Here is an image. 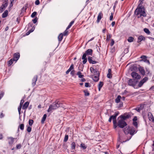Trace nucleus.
<instances>
[{
	"instance_id": "f257e3e1",
	"label": "nucleus",
	"mask_w": 154,
	"mask_h": 154,
	"mask_svg": "<svg viewBox=\"0 0 154 154\" xmlns=\"http://www.w3.org/2000/svg\"><path fill=\"white\" fill-rule=\"evenodd\" d=\"M138 8L136 9L135 11V14L136 15L138 16V17L139 18L143 16L145 17L146 16V14L145 12L144 8L142 6H140Z\"/></svg>"
},
{
	"instance_id": "f03ea898",
	"label": "nucleus",
	"mask_w": 154,
	"mask_h": 154,
	"mask_svg": "<svg viewBox=\"0 0 154 154\" xmlns=\"http://www.w3.org/2000/svg\"><path fill=\"white\" fill-rule=\"evenodd\" d=\"M92 53L93 50L91 49H88L85 52L82 57V59L83 60V64H85L87 61V58H86L87 55H92Z\"/></svg>"
},
{
	"instance_id": "7ed1b4c3",
	"label": "nucleus",
	"mask_w": 154,
	"mask_h": 154,
	"mask_svg": "<svg viewBox=\"0 0 154 154\" xmlns=\"http://www.w3.org/2000/svg\"><path fill=\"white\" fill-rule=\"evenodd\" d=\"M60 103H59L58 101H56L50 106L48 110V112H49L52 110H55L57 109L60 106Z\"/></svg>"
},
{
	"instance_id": "20e7f679",
	"label": "nucleus",
	"mask_w": 154,
	"mask_h": 154,
	"mask_svg": "<svg viewBox=\"0 0 154 154\" xmlns=\"http://www.w3.org/2000/svg\"><path fill=\"white\" fill-rule=\"evenodd\" d=\"M124 131L126 134L129 133L131 136L133 135L137 132L134 128L129 127L127 128H125Z\"/></svg>"
},
{
	"instance_id": "39448f33",
	"label": "nucleus",
	"mask_w": 154,
	"mask_h": 154,
	"mask_svg": "<svg viewBox=\"0 0 154 154\" xmlns=\"http://www.w3.org/2000/svg\"><path fill=\"white\" fill-rule=\"evenodd\" d=\"M127 124L124 120L122 119L119 120L117 123V125L120 128H123L126 126Z\"/></svg>"
},
{
	"instance_id": "423d86ee",
	"label": "nucleus",
	"mask_w": 154,
	"mask_h": 154,
	"mask_svg": "<svg viewBox=\"0 0 154 154\" xmlns=\"http://www.w3.org/2000/svg\"><path fill=\"white\" fill-rule=\"evenodd\" d=\"M8 4V1H5L3 3L2 5L0 7V13H2L3 10H4L7 6Z\"/></svg>"
},
{
	"instance_id": "0eeeda50",
	"label": "nucleus",
	"mask_w": 154,
	"mask_h": 154,
	"mask_svg": "<svg viewBox=\"0 0 154 154\" xmlns=\"http://www.w3.org/2000/svg\"><path fill=\"white\" fill-rule=\"evenodd\" d=\"M131 75L133 79H139L141 78V76L140 75L135 72H132L131 73Z\"/></svg>"
},
{
	"instance_id": "6e6552de",
	"label": "nucleus",
	"mask_w": 154,
	"mask_h": 154,
	"mask_svg": "<svg viewBox=\"0 0 154 154\" xmlns=\"http://www.w3.org/2000/svg\"><path fill=\"white\" fill-rule=\"evenodd\" d=\"M128 83L130 86L134 87L136 85V82L134 80L130 79L128 82Z\"/></svg>"
},
{
	"instance_id": "1a4fd4ad",
	"label": "nucleus",
	"mask_w": 154,
	"mask_h": 154,
	"mask_svg": "<svg viewBox=\"0 0 154 154\" xmlns=\"http://www.w3.org/2000/svg\"><path fill=\"white\" fill-rule=\"evenodd\" d=\"M90 70L91 72L94 75L99 74V72L97 69H94L93 67H91L90 68Z\"/></svg>"
},
{
	"instance_id": "9d476101",
	"label": "nucleus",
	"mask_w": 154,
	"mask_h": 154,
	"mask_svg": "<svg viewBox=\"0 0 154 154\" xmlns=\"http://www.w3.org/2000/svg\"><path fill=\"white\" fill-rule=\"evenodd\" d=\"M139 71L143 75H144L145 74V71L143 67L140 66L138 68Z\"/></svg>"
},
{
	"instance_id": "9b49d317",
	"label": "nucleus",
	"mask_w": 154,
	"mask_h": 154,
	"mask_svg": "<svg viewBox=\"0 0 154 154\" xmlns=\"http://www.w3.org/2000/svg\"><path fill=\"white\" fill-rule=\"evenodd\" d=\"M20 57V54L18 53H16L14 54L13 58H14L15 61L16 62L19 59Z\"/></svg>"
},
{
	"instance_id": "f8f14e48",
	"label": "nucleus",
	"mask_w": 154,
	"mask_h": 154,
	"mask_svg": "<svg viewBox=\"0 0 154 154\" xmlns=\"http://www.w3.org/2000/svg\"><path fill=\"white\" fill-rule=\"evenodd\" d=\"M148 118L149 121L153 122V119L154 117L152 114L150 112H149L148 113Z\"/></svg>"
},
{
	"instance_id": "ddd939ff",
	"label": "nucleus",
	"mask_w": 154,
	"mask_h": 154,
	"mask_svg": "<svg viewBox=\"0 0 154 154\" xmlns=\"http://www.w3.org/2000/svg\"><path fill=\"white\" fill-rule=\"evenodd\" d=\"M92 57H89L88 58V60L90 63L93 64H95L97 63V62L94 60H93L92 59Z\"/></svg>"
},
{
	"instance_id": "4468645a",
	"label": "nucleus",
	"mask_w": 154,
	"mask_h": 154,
	"mask_svg": "<svg viewBox=\"0 0 154 154\" xmlns=\"http://www.w3.org/2000/svg\"><path fill=\"white\" fill-rule=\"evenodd\" d=\"M118 114V113H116L114 115H112L110 116L111 118L113 119V122H116V117Z\"/></svg>"
},
{
	"instance_id": "2eb2a0df",
	"label": "nucleus",
	"mask_w": 154,
	"mask_h": 154,
	"mask_svg": "<svg viewBox=\"0 0 154 154\" xmlns=\"http://www.w3.org/2000/svg\"><path fill=\"white\" fill-rule=\"evenodd\" d=\"M108 73L107 74V76L108 78L111 79L112 78V74L111 73V69H108Z\"/></svg>"
},
{
	"instance_id": "dca6fc26",
	"label": "nucleus",
	"mask_w": 154,
	"mask_h": 154,
	"mask_svg": "<svg viewBox=\"0 0 154 154\" xmlns=\"http://www.w3.org/2000/svg\"><path fill=\"white\" fill-rule=\"evenodd\" d=\"M130 117V116L129 115H124L123 116H120V118L123 119L125 120L129 118Z\"/></svg>"
},
{
	"instance_id": "f3484780",
	"label": "nucleus",
	"mask_w": 154,
	"mask_h": 154,
	"mask_svg": "<svg viewBox=\"0 0 154 154\" xmlns=\"http://www.w3.org/2000/svg\"><path fill=\"white\" fill-rule=\"evenodd\" d=\"M145 38L142 35L140 36L138 38L137 42H140L142 40H144Z\"/></svg>"
},
{
	"instance_id": "a211bd4d",
	"label": "nucleus",
	"mask_w": 154,
	"mask_h": 154,
	"mask_svg": "<svg viewBox=\"0 0 154 154\" xmlns=\"http://www.w3.org/2000/svg\"><path fill=\"white\" fill-rule=\"evenodd\" d=\"M103 16V14L101 12H100L97 17V22H99L100 20L101 19L102 17Z\"/></svg>"
},
{
	"instance_id": "6ab92c4d",
	"label": "nucleus",
	"mask_w": 154,
	"mask_h": 154,
	"mask_svg": "<svg viewBox=\"0 0 154 154\" xmlns=\"http://www.w3.org/2000/svg\"><path fill=\"white\" fill-rule=\"evenodd\" d=\"M14 138L12 137L8 138V143L10 144H12L14 142Z\"/></svg>"
},
{
	"instance_id": "aec40b11",
	"label": "nucleus",
	"mask_w": 154,
	"mask_h": 154,
	"mask_svg": "<svg viewBox=\"0 0 154 154\" xmlns=\"http://www.w3.org/2000/svg\"><path fill=\"white\" fill-rule=\"evenodd\" d=\"M29 104V103L28 102H26L25 103L23 106L22 109H26L28 107Z\"/></svg>"
},
{
	"instance_id": "412c9836",
	"label": "nucleus",
	"mask_w": 154,
	"mask_h": 154,
	"mask_svg": "<svg viewBox=\"0 0 154 154\" xmlns=\"http://www.w3.org/2000/svg\"><path fill=\"white\" fill-rule=\"evenodd\" d=\"M37 76L36 75L32 79L33 83H32V85L33 86H34L35 84V82L37 80Z\"/></svg>"
},
{
	"instance_id": "4be33fe9",
	"label": "nucleus",
	"mask_w": 154,
	"mask_h": 154,
	"mask_svg": "<svg viewBox=\"0 0 154 154\" xmlns=\"http://www.w3.org/2000/svg\"><path fill=\"white\" fill-rule=\"evenodd\" d=\"M8 15V11L7 10H5V11L4 12V13L2 14V18H5Z\"/></svg>"
},
{
	"instance_id": "5701e85b",
	"label": "nucleus",
	"mask_w": 154,
	"mask_h": 154,
	"mask_svg": "<svg viewBox=\"0 0 154 154\" xmlns=\"http://www.w3.org/2000/svg\"><path fill=\"white\" fill-rule=\"evenodd\" d=\"M103 82H100L99 83L98 85L99 91H100V90L101 88L103 86Z\"/></svg>"
},
{
	"instance_id": "b1692460",
	"label": "nucleus",
	"mask_w": 154,
	"mask_h": 154,
	"mask_svg": "<svg viewBox=\"0 0 154 154\" xmlns=\"http://www.w3.org/2000/svg\"><path fill=\"white\" fill-rule=\"evenodd\" d=\"M99 75H97L95 76L93 78V80L96 82L99 79Z\"/></svg>"
},
{
	"instance_id": "393cba45",
	"label": "nucleus",
	"mask_w": 154,
	"mask_h": 154,
	"mask_svg": "<svg viewBox=\"0 0 154 154\" xmlns=\"http://www.w3.org/2000/svg\"><path fill=\"white\" fill-rule=\"evenodd\" d=\"M121 98V97L120 95H119L116 98L115 100V101L116 103H119L120 100Z\"/></svg>"
},
{
	"instance_id": "a878e982",
	"label": "nucleus",
	"mask_w": 154,
	"mask_h": 154,
	"mask_svg": "<svg viewBox=\"0 0 154 154\" xmlns=\"http://www.w3.org/2000/svg\"><path fill=\"white\" fill-rule=\"evenodd\" d=\"M77 75H78L79 77V78H82L84 77V75H82V73L80 71L77 72Z\"/></svg>"
},
{
	"instance_id": "bb28decb",
	"label": "nucleus",
	"mask_w": 154,
	"mask_h": 154,
	"mask_svg": "<svg viewBox=\"0 0 154 154\" xmlns=\"http://www.w3.org/2000/svg\"><path fill=\"white\" fill-rule=\"evenodd\" d=\"M47 117V115L46 114L44 115L41 121V123L42 124L44 123V121H45Z\"/></svg>"
},
{
	"instance_id": "cd10ccee",
	"label": "nucleus",
	"mask_w": 154,
	"mask_h": 154,
	"mask_svg": "<svg viewBox=\"0 0 154 154\" xmlns=\"http://www.w3.org/2000/svg\"><path fill=\"white\" fill-rule=\"evenodd\" d=\"M63 37V35L62 33H61L59 35L58 37V39L59 41H61L62 40Z\"/></svg>"
},
{
	"instance_id": "c85d7f7f",
	"label": "nucleus",
	"mask_w": 154,
	"mask_h": 154,
	"mask_svg": "<svg viewBox=\"0 0 154 154\" xmlns=\"http://www.w3.org/2000/svg\"><path fill=\"white\" fill-rule=\"evenodd\" d=\"M134 38L132 37H130L128 38V41L129 42H132L134 40Z\"/></svg>"
},
{
	"instance_id": "c756f323",
	"label": "nucleus",
	"mask_w": 154,
	"mask_h": 154,
	"mask_svg": "<svg viewBox=\"0 0 154 154\" xmlns=\"http://www.w3.org/2000/svg\"><path fill=\"white\" fill-rule=\"evenodd\" d=\"M75 144L74 142H72L71 144V147L72 149H74L75 148Z\"/></svg>"
},
{
	"instance_id": "7c9ffc66",
	"label": "nucleus",
	"mask_w": 154,
	"mask_h": 154,
	"mask_svg": "<svg viewBox=\"0 0 154 154\" xmlns=\"http://www.w3.org/2000/svg\"><path fill=\"white\" fill-rule=\"evenodd\" d=\"M13 61H15L14 58L11 59L8 62V65L9 66L11 65Z\"/></svg>"
},
{
	"instance_id": "2f4dec72",
	"label": "nucleus",
	"mask_w": 154,
	"mask_h": 154,
	"mask_svg": "<svg viewBox=\"0 0 154 154\" xmlns=\"http://www.w3.org/2000/svg\"><path fill=\"white\" fill-rule=\"evenodd\" d=\"M111 35L110 34H108L107 35V37H106V40L109 41V40L110 38H111Z\"/></svg>"
},
{
	"instance_id": "473e14b6",
	"label": "nucleus",
	"mask_w": 154,
	"mask_h": 154,
	"mask_svg": "<svg viewBox=\"0 0 154 154\" xmlns=\"http://www.w3.org/2000/svg\"><path fill=\"white\" fill-rule=\"evenodd\" d=\"M74 21H72L70 23H69V25H68V27L66 28V29H69L72 26V24L74 23Z\"/></svg>"
},
{
	"instance_id": "72a5a7b5",
	"label": "nucleus",
	"mask_w": 154,
	"mask_h": 154,
	"mask_svg": "<svg viewBox=\"0 0 154 154\" xmlns=\"http://www.w3.org/2000/svg\"><path fill=\"white\" fill-rule=\"evenodd\" d=\"M19 128L20 129L22 130H23L24 129V125L23 124H21L19 126Z\"/></svg>"
},
{
	"instance_id": "f704fd0d",
	"label": "nucleus",
	"mask_w": 154,
	"mask_h": 154,
	"mask_svg": "<svg viewBox=\"0 0 154 154\" xmlns=\"http://www.w3.org/2000/svg\"><path fill=\"white\" fill-rule=\"evenodd\" d=\"M144 32H146V33L147 34H149L150 33V32L149 31V30L147 29V28H144Z\"/></svg>"
},
{
	"instance_id": "c9c22d12",
	"label": "nucleus",
	"mask_w": 154,
	"mask_h": 154,
	"mask_svg": "<svg viewBox=\"0 0 154 154\" xmlns=\"http://www.w3.org/2000/svg\"><path fill=\"white\" fill-rule=\"evenodd\" d=\"M142 109V106H140V107L137 108L135 109H134L136 110L138 112H140L141 110Z\"/></svg>"
},
{
	"instance_id": "e433bc0d",
	"label": "nucleus",
	"mask_w": 154,
	"mask_h": 154,
	"mask_svg": "<svg viewBox=\"0 0 154 154\" xmlns=\"http://www.w3.org/2000/svg\"><path fill=\"white\" fill-rule=\"evenodd\" d=\"M68 135H66L65 136L64 138V141L65 142H66L67 141V140H68Z\"/></svg>"
},
{
	"instance_id": "4c0bfd02",
	"label": "nucleus",
	"mask_w": 154,
	"mask_h": 154,
	"mask_svg": "<svg viewBox=\"0 0 154 154\" xmlns=\"http://www.w3.org/2000/svg\"><path fill=\"white\" fill-rule=\"evenodd\" d=\"M148 79V78L147 77H145L142 80H141L144 83L146 81H147Z\"/></svg>"
},
{
	"instance_id": "58836bf2",
	"label": "nucleus",
	"mask_w": 154,
	"mask_h": 154,
	"mask_svg": "<svg viewBox=\"0 0 154 154\" xmlns=\"http://www.w3.org/2000/svg\"><path fill=\"white\" fill-rule=\"evenodd\" d=\"M37 14V12L35 11L33 12L31 15V17L32 18L34 17L36 14Z\"/></svg>"
},
{
	"instance_id": "ea45409f",
	"label": "nucleus",
	"mask_w": 154,
	"mask_h": 154,
	"mask_svg": "<svg viewBox=\"0 0 154 154\" xmlns=\"http://www.w3.org/2000/svg\"><path fill=\"white\" fill-rule=\"evenodd\" d=\"M144 83L142 82L141 81L140 82L138 85V86L139 87H141L143 85Z\"/></svg>"
},
{
	"instance_id": "a19ab883",
	"label": "nucleus",
	"mask_w": 154,
	"mask_h": 154,
	"mask_svg": "<svg viewBox=\"0 0 154 154\" xmlns=\"http://www.w3.org/2000/svg\"><path fill=\"white\" fill-rule=\"evenodd\" d=\"M33 122V120L30 119L29 120V123L30 125L32 126Z\"/></svg>"
},
{
	"instance_id": "79ce46f5",
	"label": "nucleus",
	"mask_w": 154,
	"mask_h": 154,
	"mask_svg": "<svg viewBox=\"0 0 154 154\" xmlns=\"http://www.w3.org/2000/svg\"><path fill=\"white\" fill-rule=\"evenodd\" d=\"M21 145L20 144H19L16 146V149H19L21 148Z\"/></svg>"
},
{
	"instance_id": "37998d69",
	"label": "nucleus",
	"mask_w": 154,
	"mask_h": 154,
	"mask_svg": "<svg viewBox=\"0 0 154 154\" xmlns=\"http://www.w3.org/2000/svg\"><path fill=\"white\" fill-rule=\"evenodd\" d=\"M81 146L83 149H85L86 148V146L84 144L82 143L81 144Z\"/></svg>"
},
{
	"instance_id": "c03bdc74",
	"label": "nucleus",
	"mask_w": 154,
	"mask_h": 154,
	"mask_svg": "<svg viewBox=\"0 0 154 154\" xmlns=\"http://www.w3.org/2000/svg\"><path fill=\"white\" fill-rule=\"evenodd\" d=\"M84 92L85 93V95L86 96H88L89 95V93L87 91H84Z\"/></svg>"
},
{
	"instance_id": "a18cd8bd",
	"label": "nucleus",
	"mask_w": 154,
	"mask_h": 154,
	"mask_svg": "<svg viewBox=\"0 0 154 154\" xmlns=\"http://www.w3.org/2000/svg\"><path fill=\"white\" fill-rule=\"evenodd\" d=\"M140 58L142 59L140 60V61H143L144 59H145L146 58V56L145 55H142L141 57Z\"/></svg>"
},
{
	"instance_id": "49530a36",
	"label": "nucleus",
	"mask_w": 154,
	"mask_h": 154,
	"mask_svg": "<svg viewBox=\"0 0 154 154\" xmlns=\"http://www.w3.org/2000/svg\"><path fill=\"white\" fill-rule=\"evenodd\" d=\"M37 20V17H35L34 19L32 20V21L34 23H36Z\"/></svg>"
},
{
	"instance_id": "de8ad7c7",
	"label": "nucleus",
	"mask_w": 154,
	"mask_h": 154,
	"mask_svg": "<svg viewBox=\"0 0 154 154\" xmlns=\"http://www.w3.org/2000/svg\"><path fill=\"white\" fill-rule=\"evenodd\" d=\"M31 130V128L30 127L28 126L27 127V131L28 132H30Z\"/></svg>"
},
{
	"instance_id": "09e8293b",
	"label": "nucleus",
	"mask_w": 154,
	"mask_h": 154,
	"mask_svg": "<svg viewBox=\"0 0 154 154\" xmlns=\"http://www.w3.org/2000/svg\"><path fill=\"white\" fill-rule=\"evenodd\" d=\"M113 13H111V15L110 16V18H109V20H112L113 19Z\"/></svg>"
},
{
	"instance_id": "8fccbe9b",
	"label": "nucleus",
	"mask_w": 154,
	"mask_h": 154,
	"mask_svg": "<svg viewBox=\"0 0 154 154\" xmlns=\"http://www.w3.org/2000/svg\"><path fill=\"white\" fill-rule=\"evenodd\" d=\"M22 106H20L18 108V111L19 113V114H20V110L21 109Z\"/></svg>"
},
{
	"instance_id": "3c124183",
	"label": "nucleus",
	"mask_w": 154,
	"mask_h": 154,
	"mask_svg": "<svg viewBox=\"0 0 154 154\" xmlns=\"http://www.w3.org/2000/svg\"><path fill=\"white\" fill-rule=\"evenodd\" d=\"M67 29H66V30L65 31L64 33H63V35H67L68 34V31L67 30Z\"/></svg>"
},
{
	"instance_id": "603ef678",
	"label": "nucleus",
	"mask_w": 154,
	"mask_h": 154,
	"mask_svg": "<svg viewBox=\"0 0 154 154\" xmlns=\"http://www.w3.org/2000/svg\"><path fill=\"white\" fill-rule=\"evenodd\" d=\"M111 42L110 43V45L111 46H112L114 44V41L113 39H111Z\"/></svg>"
},
{
	"instance_id": "864d4df0",
	"label": "nucleus",
	"mask_w": 154,
	"mask_h": 154,
	"mask_svg": "<svg viewBox=\"0 0 154 154\" xmlns=\"http://www.w3.org/2000/svg\"><path fill=\"white\" fill-rule=\"evenodd\" d=\"M133 124L135 127H137L138 124L136 121L133 122Z\"/></svg>"
},
{
	"instance_id": "5fc2aeb1",
	"label": "nucleus",
	"mask_w": 154,
	"mask_h": 154,
	"mask_svg": "<svg viewBox=\"0 0 154 154\" xmlns=\"http://www.w3.org/2000/svg\"><path fill=\"white\" fill-rule=\"evenodd\" d=\"M39 1L38 0H37L35 2V4L36 5H38L39 4Z\"/></svg>"
},
{
	"instance_id": "6e6d98bb",
	"label": "nucleus",
	"mask_w": 154,
	"mask_h": 154,
	"mask_svg": "<svg viewBox=\"0 0 154 154\" xmlns=\"http://www.w3.org/2000/svg\"><path fill=\"white\" fill-rule=\"evenodd\" d=\"M114 127L115 128H116L117 127L116 122H113Z\"/></svg>"
},
{
	"instance_id": "4d7b16f0",
	"label": "nucleus",
	"mask_w": 154,
	"mask_h": 154,
	"mask_svg": "<svg viewBox=\"0 0 154 154\" xmlns=\"http://www.w3.org/2000/svg\"><path fill=\"white\" fill-rule=\"evenodd\" d=\"M75 73V71L74 70H73L71 71L70 74L72 75V76H73L74 75Z\"/></svg>"
},
{
	"instance_id": "13d9d810",
	"label": "nucleus",
	"mask_w": 154,
	"mask_h": 154,
	"mask_svg": "<svg viewBox=\"0 0 154 154\" xmlns=\"http://www.w3.org/2000/svg\"><path fill=\"white\" fill-rule=\"evenodd\" d=\"M73 68H74L73 65V64H72L71 65V66H70V67L69 69H70L71 70H72L73 69Z\"/></svg>"
},
{
	"instance_id": "bf43d9fd",
	"label": "nucleus",
	"mask_w": 154,
	"mask_h": 154,
	"mask_svg": "<svg viewBox=\"0 0 154 154\" xmlns=\"http://www.w3.org/2000/svg\"><path fill=\"white\" fill-rule=\"evenodd\" d=\"M137 120V118L136 116H135L134 117L133 119V122L136 121Z\"/></svg>"
},
{
	"instance_id": "052dcab7",
	"label": "nucleus",
	"mask_w": 154,
	"mask_h": 154,
	"mask_svg": "<svg viewBox=\"0 0 154 154\" xmlns=\"http://www.w3.org/2000/svg\"><path fill=\"white\" fill-rule=\"evenodd\" d=\"M89 83H86L85 84V86L86 87H89Z\"/></svg>"
},
{
	"instance_id": "680f3d73",
	"label": "nucleus",
	"mask_w": 154,
	"mask_h": 154,
	"mask_svg": "<svg viewBox=\"0 0 154 154\" xmlns=\"http://www.w3.org/2000/svg\"><path fill=\"white\" fill-rule=\"evenodd\" d=\"M23 102H24V100H21V102H20V106H22V104H23Z\"/></svg>"
},
{
	"instance_id": "e2e57ef3",
	"label": "nucleus",
	"mask_w": 154,
	"mask_h": 154,
	"mask_svg": "<svg viewBox=\"0 0 154 154\" xmlns=\"http://www.w3.org/2000/svg\"><path fill=\"white\" fill-rule=\"evenodd\" d=\"M4 115L2 113H1L0 116V117L2 118L4 117Z\"/></svg>"
},
{
	"instance_id": "0e129e2a",
	"label": "nucleus",
	"mask_w": 154,
	"mask_h": 154,
	"mask_svg": "<svg viewBox=\"0 0 154 154\" xmlns=\"http://www.w3.org/2000/svg\"><path fill=\"white\" fill-rule=\"evenodd\" d=\"M3 94H4V93L3 92H2L1 93V94H0V99L2 97Z\"/></svg>"
},
{
	"instance_id": "69168bd1",
	"label": "nucleus",
	"mask_w": 154,
	"mask_h": 154,
	"mask_svg": "<svg viewBox=\"0 0 154 154\" xmlns=\"http://www.w3.org/2000/svg\"><path fill=\"white\" fill-rule=\"evenodd\" d=\"M71 70L70 69H69L66 72V74H68L71 71Z\"/></svg>"
},
{
	"instance_id": "338daca9",
	"label": "nucleus",
	"mask_w": 154,
	"mask_h": 154,
	"mask_svg": "<svg viewBox=\"0 0 154 154\" xmlns=\"http://www.w3.org/2000/svg\"><path fill=\"white\" fill-rule=\"evenodd\" d=\"M115 24V21L112 22V23L111 25L112 27H113Z\"/></svg>"
},
{
	"instance_id": "774afa93",
	"label": "nucleus",
	"mask_w": 154,
	"mask_h": 154,
	"mask_svg": "<svg viewBox=\"0 0 154 154\" xmlns=\"http://www.w3.org/2000/svg\"><path fill=\"white\" fill-rule=\"evenodd\" d=\"M145 62L147 63L148 64H150L149 61L148 60H147V59L146 60Z\"/></svg>"
}]
</instances>
